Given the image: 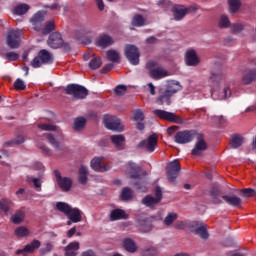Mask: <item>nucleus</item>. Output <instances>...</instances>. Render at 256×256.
<instances>
[{
	"label": "nucleus",
	"mask_w": 256,
	"mask_h": 256,
	"mask_svg": "<svg viewBox=\"0 0 256 256\" xmlns=\"http://www.w3.org/2000/svg\"><path fill=\"white\" fill-rule=\"evenodd\" d=\"M31 9V6H29L28 4H18L14 7L13 9V14L14 15H25V13H27V11H29Z\"/></svg>",
	"instance_id": "obj_37"
},
{
	"label": "nucleus",
	"mask_w": 256,
	"mask_h": 256,
	"mask_svg": "<svg viewBox=\"0 0 256 256\" xmlns=\"http://www.w3.org/2000/svg\"><path fill=\"white\" fill-rule=\"evenodd\" d=\"M110 141L116 147V149H125V136L119 135H111Z\"/></svg>",
	"instance_id": "obj_29"
},
{
	"label": "nucleus",
	"mask_w": 256,
	"mask_h": 256,
	"mask_svg": "<svg viewBox=\"0 0 256 256\" xmlns=\"http://www.w3.org/2000/svg\"><path fill=\"white\" fill-rule=\"evenodd\" d=\"M140 171L141 167H139L135 162L128 163L127 173L130 175L131 179H139Z\"/></svg>",
	"instance_id": "obj_27"
},
{
	"label": "nucleus",
	"mask_w": 256,
	"mask_h": 256,
	"mask_svg": "<svg viewBox=\"0 0 256 256\" xmlns=\"http://www.w3.org/2000/svg\"><path fill=\"white\" fill-rule=\"evenodd\" d=\"M149 73H150V77L156 80L163 79V77L169 76V72L163 69L162 67L151 68Z\"/></svg>",
	"instance_id": "obj_26"
},
{
	"label": "nucleus",
	"mask_w": 256,
	"mask_h": 256,
	"mask_svg": "<svg viewBox=\"0 0 256 256\" xmlns=\"http://www.w3.org/2000/svg\"><path fill=\"white\" fill-rule=\"evenodd\" d=\"M184 61L187 67H197L201 63V58H199L196 49L189 48L185 52Z\"/></svg>",
	"instance_id": "obj_10"
},
{
	"label": "nucleus",
	"mask_w": 256,
	"mask_h": 256,
	"mask_svg": "<svg viewBox=\"0 0 256 256\" xmlns=\"http://www.w3.org/2000/svg\"><path fill=\"white\" fill-rule=\"evenodd\" d=\"M79 242H72L65 248V256H77Z\"/></svg>",
	"instance_id": "obj_33"
},
{
	"label": "nucleus",
	"mask_w": 256,
	"mask_h": 256,
	"mask_svg": "<svg viewBox=\"0 0 256 256\" xmlns=\"http://www.w3.org/2000/svg\"><path fill=\"white\" fill-rule=\"evenodd\" d=\"M225 202L233 208H241L243 206V200H241L237 195H226Z\"/></svg>",
	"instance_id": "obj_28"
},
{
	"label": "nucleus",
	"mask_w": 256,
	"mask_h": 256,
	"mask_svg": "<svg viewBox=\"0 0 256 256\" xmlns=\"http://www.w3.org/2000/svg\"><path fill=\"white\" fill-rule=\"evenodd\" d=\"M210 195L212 197L213 203L216 205H219V203H222L223 199H225V196L221 194V188L219 187V184H213Z\"/></svg>",
	"instance_id": "obj_23"
},
{
	"label": "nucleus",
	"mask_w": 256,
	"mask_h": 256,
	"mask_svg": "<svg viewBox=\"0 0 256 256\" xmlns=\"http://www.w3.org/2000/svg\"><path fill=\"white\" fill-rule=\"evenodd\" d=\"M41 247V242L39 240H33L30 244L26 245L24 249H19L16 251V255L27 256L29 253H33L35 249H39Z\"/></svg>",
	"instance_id": "obj_20"
},
{
	"label": "nucleus",
	"mask_w": 256,
	"mask_h": 256,
	"mask_svg": "<svg viewBox=\"0 0 256 256\" xmlns=\"http://www.w3.org/2000/svg\"><path fill=\"white\" fill-rule=\"evenodd\" d=\"M40 150L42 153H44V155H51V149L45 145L40 146Z\"/></svg>",
	"instance_id": "obj_64"
},
{
	"label": "nucleus",
	"mask_w": 256,
	"mask_h": 256,
	"mask_svg": "<svg viewBox=\"0 0 256 256\" xmlns=\"http://www.w3.org/2000/svg\"><path fill=\"white\" fill-rule=\"evenodd\" d=\"M197 135V131L195 130H184L177 132L175 135V143H178V145H185L187 143H191L193 139H195Z\"/></svg>",
	"instance_id": "obj_7"
},
{
	"label": "nucleus",
	"mask_w": 256,
	"mask_h": 256,
	"mask_svg": "<svg viewBox=\"0 0 256 256\" xmlns=\"http://www.w3.org/2000/svg\"><path fill=\"white\" fill-rule=\"evenodd\" d=\"M211 119H213V121L217 123V125H223V121H224L223 116H213L211 117Z\"/></svg>",
	"instance_id": "obj_62"
},
{
	"label": "nucleus",
	"mask_w": 256,
	"mask_h": 256,
	"mask_svg": "<svg viewBox=\"0 0 256 256\" xmlns=\"http://www.w3.org/2000/svg\"><path fill=\"white\" fill-rule=\"evenodd\" d=\"M87 120L83 117L76 118L74 121V130L81 131L85 127Z\"/></svg>",
	"instance_id": "obj_45"
},
{
	"label": "nucleus",
	"mask_w": 256,
	"mask_h": 256,
	"mask_svg": "<svg viewBox=\"0 0 256 256\" xmlns=\"http://www.w3.org/2000/svg\"><path fill=\"white\" fill-rule=\"evenodd\" d=\"M240 195L244 198H253L256 196V191L253 188H245L240 190Z\"/></svg>",
	"instance_id": "obj_47"
},
{
	"label": "nucleus",
	"mask_w": 256,
	"mask_h": 256,
	"mask_svg": "<svg viewBox=\"0 0 256 256\" xmlns=\"http://www.w3.org/2000/svg\"><path fill=\"white\" fill-rule=\"evenodd\" d=\"M121 219H129V215L122 209H114L110 213V221H119Z\"/></svg>",
	"instance_id": "obj_30"
},
{
	"label": "nucleus",
	"mask_w": 256,
	"mask_h": 256,
	"mask_svg": "<svg viewBox=\"0 0 256 256\" xmlns=\"http://www.w3.org/2000/svg\"><path fill=\"white\" fill-rule=\"evenodd\" d=\"M123 246L128 253H135V251H137V244L130 238L124 239Z\"/></svg>",
	"instance_id": "obj_36"
},
{
	"label": "nucleus",
	"mask_w": 256,
	"mask_h": 256,
	"mask_svg": "<svg viewBox=\"0 0 256 256\" xmlns=\"http://www.w3.org/2000/svg\"><path fill=\"white\" fill-rule=\"evenodd\" d=\"M177 91H181V84L177 81H171L168 83L166 89L161 88L159 90V94L155 102L157 105H171V98L175 93H177Z\"/></svg>",
	"instance_id": "obj_1"
},
{
	"label": "nucleus",
	"mask_w": 256,
	"mask_h": 256,
	"mask_svg": "<svg viewBox=\"0 0 256 256\" xmlns=\"http://www.w3.org/2000/svg\"><path fill=\"white\" fill-rule=\"evenodd\" d=\"M53 54L45 49L38 52L37 56L31 61V67L39 69L42 65H51L53 63Z\"/></svg>",
	"instance_id": "obj_2"
},
{
	"label": "nucleus",
	"mask_w": 256,
	"mask_h": 256,
	"mask_svg": "<svg viewBox=\"0 0 256 256\" xmlns=\"http://www.w3.org/2000/svg\"><path fill=\"white\" fill-rule=\"evenodd\" d=\"M126 91H127V86L125 85H118L115 88V93L116 95H119V96L125 95Z\"/></svg>",
	"instance_id": "obj_57"
},
{
	"label": "nucleus",
	"mask_w": 256,
	"mask_h": 256,
	"mask_svg": "<svg viewBox=\"0 0 256 256\" xmlns=\"http://www.w3.org/2000/svg\"><path fill=\"white\" fill-rule=\"evenodd\" d=\"M107 57L109 61H112V63H117V61H119V52L116 50H108Z\"/></svg>",
	"instance_id": "obj_50"
},
{
	"label": "nucleus",
	"mask_w": 256,
	"mask_h": 256,
	"mask_svg": "<svg viewBox=\"0 0 256 256\" xmlns=\"http://www.w3.org/2000/svg\"><path fill=\"white\" fill-rule=\"evenodd\" d=\"M56 209L58 211H60L61 213H64V215H66V217H67V215L71 212L73 207H71V205H69L65 202H57Z\"/></svg>",
	"instance_id": "obj_41"
},
{
	"label": "nucleus",
	"mask_w": 256,
	"mask_h": 256,
	"mask_svg": "<svg viewBox=\"0 0 256 256\" xmlns=\"http://www.w3.org/2000/svg\"><path fill=\"white\" fill-rule=\"evenodd\" d=\"M159 141V137L157 134L150 135L146 140H142L138 147H141L142 149H145V151H148V153H153L157 147V143Z\"/></svg>",
	"instance_id": "obj_12"
},
{
	"label": "nucleus",
	"mask_w": 256,
	"mask_h": 256,
	"mask_svg": "<svg viewBox=\"0 0 256 256\" xmlns=\"http://www.w3.org/2000/svg\"><path fill=\"white\" fill-rule=\"evenodd\" d=\"M179 171H181V164L179 160L170 162L166 168L167 179L170 183H175L177 177H179Z\"/></svg>",
	"instance_id": "obj_8"
},
{
	"label": "nucleus",
	"mask_w": 256,
	"mask_h": 256,
	"mask_svg": "<svg viewBox=\"0 0 256 256\" xmlns=\"http://www.w3.org/2000/svg\"><path fill=\"white\" fill-rule=\"evenodd\" d=\"M143 205H146V207H155L159 202V199L153 197V196H146L142 200Z\"/></svg>",
	"instance_id": "obj_42"
},
{
	"label": "nucleus",
	"mask_w": 256,
	"mask_h": 256,
	"mask_svg": "<svg viewBox=\"0 0 256 256\" xmlns=\"http://www.w3.org/2000/svg\"><path fill=\"white\" fill-rule=\"evenodd\" d=\"M121 198L123 201H129L133 199V190H131L129 187L124 188L121 193Z\"/></svg>",
	"instance_id": "obj_48"
},
{
	"label": "nucleus",
	"mask_w": 256,
	"mask_h": 256,
	"mask_svg": "<svg viewBox=\"0 0 256 256\" xmlns=\"http://www.w3.org/2000/svg\"><path fill=\"white\" fill-rule=\"evenodd\" d=\"M26 87L27 85H25V82L21 78L16 79L14 82V88L16 91H25Z\"/></svg>",
	"instance_id": "obj_52"
},
{
	"label": "nucleus",
	"mask_w": 256,
	"mask_h": 256,
	"mask_svg": "<svg viewBox=\"0 0 256 256\" xmlns=\"http://www.w3.org/2000/svg\"><path fill=\"white\" fill-rule=\"evenodd\" d=\"M54 175L56 177V181L60 189H62V191H70L73 185V181L71 180V178L62 177L59 170H55Z\"/></svg>",
	"instance_id": "obj_17"
},
{
	"label": "nucleus",
	"mask_w": 256,
	"mask_h": 256,
	"mask_svg": "<svg viewBox=\"0 0 256 256\" xmlns=\"http://www.w3.org/2000/svg\"><path fill=\"white\" fill-rule=\"evenodd\" d=\"M157 254V250L153 247L151 248H147L145 251H144V255H156Z\"/></svg>",
	"instance_id": "obj_63"
},
{
	"label": "nucleus",
	"mask_w": 256,
	"mask_h": 256,
	"mask_svg": "<svg viewBox=\"0 0 256 256\" xmlns=\"http://www.w3.org/2000/svg\"><path fill=\"white\" fill-rule=\"evenodd\" d=\"M89 174V170L87 166H81L78 172V181L81 185H85L87 183V175Z\"/></svg>",
	"instance_id": "obj_39"
},
{
	"label": "nucleus",
	"mask_w": 256,
	"mask_h": 256,
	"mask_svg": "<svg viewBox=\"0 0 256 256\" xmlns=\"http://www.w3.org/2000/svg\"><path fill=\"white\" fill-rule=\"evenodd\" d=\"M54 30H55V22L49 21L47 22L45 27L42 29V33L43 35H49V33H51V31H54Z\"/></svg>",
	"instance_id": "obj_51"
},
{
	"label": "nucleus",
	"mask_w": 256,
	"mask_h": 256,
	"mask_svg": "<svg viewBox=\"0 0 256 256\" xmlns=\"http://www.w3.org/2000/svg\"><path fill=\"white\" fill-rule=\"evenodd\" d=\"M153 115L158 117V119H163L164 121H170V123H177L178 125H183L184 121L183 118L178 116L173 112H167L165 110L156 109L153 110Z\"/></svg>",
	"instance_id": "obj_5"
},
{
	"label": "nucleus",
	"mask_w": 256,
	"mask_h": 256,
	"mask_svg": "<svg viewBox=\"0 0 256 256\" xmlns=\"http://www.w3.org/2000/svg\"><path fill=\"white\" fill-rule=\"evenodd\" d=\"M131 24L133 27H143V25H145V18L137 14L132 18Z\"/></svg>",
	"instance_id": "obj_44"
},
{
	"label": "nucleus",
	"mask_w": 256,
	"mask_h": 256,
	"mask_svg": "<svg viewBox=\"0 0 256 256\" xmlns=\"http://www.w3.org/2000/svg\"><path fill=\"white\" fill-rule=\"evenodd\" d=\"M177 219H179V214L176 212H169L164 218L163 224L166 225V227H171V225L175 223Z\"/></svg>",
	"instance_id": "obj_35"
},
{
	"label": "nucleus",
	"mask_w": 256,
	"mask_h": 256,
	"mask_svg": "<svg viewBox=\"0 0 256 256\" xmlns=\"http://www.w3.org/2000/svg\"><path fill=\"white\" fill-rule=\"evenodd\" d=\"M46 139L48 140V143H50V145H52V147L56 149V151H61V149H63V145L61 144V141H59L57 139V136H55L54 134L52 133L46 134Z\"/></svg>",
	"instance_id": "obj_31"
},
{
	"label": "nucleus",
	"mask_w": 256,
	"mask_h": 256,
	"mask_svg": "<svg viewBox=\"0 0 256 256\" xmlns=\"http://www.w3.org/2000/svg\"><path fill=\"white\" fill-rule=\"evenodd\" d=\"M113 38L107 34H102L96 39L97 47H102V49H106V47H110L113 45Z\"/></svg>",
	"instance_id": "obj_24"
},
{
	"label": "nucleus",
	"mask_w": 256,
	"mask_h": 256,
	"mask_svg": "<svg viewBox=\"0 0 256 256\" xmlns=\"http://www.w3.org/2000/svg\"><path fill=\"white\" fill-rule=\"evenodd\" d=\"M155 195L156 199H159V202L161 203V199H163V192L161 191V187H156L155 189Z\"/></svg>",
	"instance_id": "obj_61"
},
{
	"label": "nucleus",
	"mask_w": 256,
	"mask_h": 256,
	"mask_svg": "<svg viewBox=\"0 0 256 256\" xmlns=\"http://www.w3.org/2000/svg\"><path fill=\"white\" fill-rule=\"evenodd\" d=\"M6 41L10 49H18L19 43L21 41V31L19 30L8 31Z\"/></svg>",
	"instance_id": "obj_15"
},
{
	"label": "nucleus",
	"mask_w": 256,
	"mask_h": 256,
	"mask_svg": "<svg viewBox=\"0 0 256 256\" xmlns=\"http://www.w3.org/2000/svg\"><path fill=\"white\" fill-rule=\"evenodd\" d=\"M187 227L191 233L198 235L201 239H209L207 225L201 221H192L187 223Z\"/></svg>",
	"instance_id": "obj_4"
},
{
	"label": "nucleus",
	"mask_w": 256,
	"mask_h": 256,
	"mask_svg": "<svg viewBox=\"0 0 256 256\" xmlns=\"http://www.w3.org/2000/svg\"><path fill=\"white\" fill-rule=\"evenodd\" d=\"M209 81L214 87L221 85L223 81V67L219 66V64H215L210 72Z\"/></svg>",
	"instance_id": "obj_14"
},
{
	"label": "nucleus",
	"mask_w": 256,
	"mask_h": 256,
	"mask_svg": "<svg viewBox=\"0 0 256 256\" xmlns=\"http://www.w3.org/2000/svg\"><path fill=\"white\" fill-rule=\"evenodd\" d=\"M244 141H245V137H243V135L237 134V133L232 134L229 142L230 148L239 149L241 148V145H243Z\"/></svg>",
	"instance_id": "obj_25"
},
{
	"label": "nucleus",
	"mask_w": 256,
	"mask_h": 256,
	"mask_svg": "<svg viewBox=\"0 0 256 256\" xmlns=\"http://www.w3.org/2000/svg\"><path fill=\"white\" fill-rule=\"evenodd\" d=\"M125 56L131 65H139V49L135 45H126Z\"/></svg>",
	"instance_id": "obj_13"
},
{
	"label": "nucleus",
	"mask_w": 256,
	"mask_h": 256,
	"mask_svg": "<svg viewBox=\"0 0 256 256\" xmlns=\"http://www.w3.org/2000/svg\"><path fill=\"white\" fill-rule=\"evenodd\" d=\"M218 29H225V14H222L217 20Z\"/></svg>",
	"instance_id": "obj_58"
},
{
	"label": "nucleus",
	"mask_w": 256,
	"mask_h": 256,
	"mask_svg": "<svg viewBox=\"0 0 256 256\" xmlns=\"http://www.w3.org/2000/svg\"><path fill=\"white\" fill-rule=\"evenodd\" d=\"M14 235L16 237H27L29 235V229L25 226H19L15 229Z\"/></svg>",
	"instance_id": "obj_46"
},
{
	"label": "nucleus",
	"mask_w": 256,
	"mask_h": 256,
	"mask_svg": "<svg viewBox=\"0 0 256 256\" xmlns=\"http://www.w3.org/2000/svg\"><path fill=\"white\" fill-rule=\"evenodd\" d=\"M90 165L94 171L105 173L111 169V164L103 162V157H95L91 160Z\"/></svg>",
	"instance_id": "obj_16"
},
{
	"label": "nucleus",
	"mask_w": 256,
	"mask_h": 256,
	"mask_svg": "<svg viewBox=\"0 0 256 256\" xmlns=\"http://www.w3.org/2000/svg\"><path fill=\"white\" fill-rule=\"evenodd\" d=\"M104 125L105 127H107L108 129H110V131H123L124 126L121 123V119L115 117V116H105L104 117Z\"/></svg>",
	"instance_id": "obj_11"
},
{
	"label": "nucleus",
	"mask_w": 256,
	"mask_h": 256,
	"mask_svg": "<svg viewBox=\"0 0 256 256\" xmlns=\"http://www.w3.org/2000/svg\"><path fill=\"white\" fill-rule=\"evenodd\" d=\"M225 27H230L231 28V32L234 34L240 33L241 31H243V24H232L231 25V21L229 20V18L226 16L225 17Z\"/></svg>",
	"instance_id": "obj_38"
},
{
	"label": "nucleus",
	"mask_w": 256,
	"mask_h": 256,
	"mask_svg": "<svg viewBox=\"0 0 256 256\" xmlns=\"http://www.w3.org/2000/svg\"><path fill=\"white\" fill-rule=\"evenodd\" d=\"M38 129H41L42 131H57V126L47 124V123H42V124H38Z\"/></svg>",
	"instance_id": "obj_53"
},
{
	"label": "nucleus",
	"mask_w": 256,
	"mask_h": 256,
	"mask_svg": "<svg viewBox=\"0 0 256 256\" xmlns=\"http://www.w3.org/2000/svg\"><path fill=\"white\" fill-rule=\"evenodd\" d=\"M197 6H183V5H174L172 8V13L175 21H181L185 19L186 15L189 13H195Z\"/></svg>",
	"instance_id": "obj_6"
},
{
	"label": "nucleus",
	"mask_w": 256,
	"mask_h": 256,
	"mask_svg": "<svg viewBox=\"0 0 256 256\" xmlns=\"http://www.w3.org/2000/svg\"><path fill=\"white\" fill-rule=\"evenodd\" d=\"M101 65H103V61H101L99 56H94L89 62V67L92 70L99 69Z\"/></svg>",
	"instance_id": "obj_43"
},
{
	"label": "nucleus",
	"mask_w": 256,
	"mask_h": 256,
	"mask_svg": "<svg viewBox=\"0 0 256 256\" xmlns=\"http://www.w3.org/2000/svg\"><path fill=\"white\" fill-rule=\"evenodd\" d=\"M241 80L243 85H251L256 81V70L254 68H246L242 71Z\"/></svg>",
	"instance_id": "obj_18"
},
{
	"label": "nucleus",
	"mask_w": 256,
	"mask_h": 256,
	"mask_svg": "<svg viewBox=\"0 0 256 256\" xmlns=\"http://www.w3.org/2000/svg\"><path fill=\"white\" fill-rule=\"evenodd\" d=\"M133 115H134L133 116L134 121L139 122V121H143L145 119V114H143V111H141V110H135L133 112Z\"/></svg>",
	"instance_id": "obj_55"
},
{
	"label": "nucleus",
	"mask_w": 256,
	"mask_h": 256,
	"mask_svg": "<svg viewBox=\"0 0 256 256\" xmlns=\"http://www.w3.org/2000/svg\"><path fill=\"white\" fill-rule=\"evenodd\" d=\"M4 59L7 61H17V59H19V54L15 52H8L5 54Z\"/></svg>",
	"instance_id": "obj_56"
},
{
	"label": "nucleus",
	"mask_w": 256,
	"mask_h": 256,
	"mask_svg": "<svg viewBox=\"0 0 256 256\" xmlns=\"http://www.w3.org/2000/svg\"><path fill=\"white\" fill-rule=\"evenodd\" d=\"M195 139L196 143L191 153L194 157H200V155H203V153H205V150L207 149V142H205V138L201 133H197Z\"/></svg>",
	"instance_id": "obj_9"
},
{
	"label": "nucleus",
	"mask_w": 256,
	"mask_h": 256,
	"mask_svg": "<svg viewBox=\"0 0 256 256\" xmlns=\"http://www.w3.org/2000/svg\"><path fill=\"white\" fill-rule=\"evenodd\" d=\"M14 225H20L25 221V212L23 210H17L10 218Z\"/></svg>",
	"instance_id": "obj_32"
},
{
	"label": "nucleus",
	"mask_w": 256,
	"mask_h": 256,
	"mask_svg": "<svg viewBox=\"0 0 256 256\" xmlns=\"http://www.w3.org/2000/svg\"><path fill=\"white\" fill-rule=\"evenodd\" d=\"M30 181L33 182V185L38 191H41V177L40 178H30Z\"/></svg>",
	"instance_id": "obj_59"
},
{
	"label": "nucleus",
	"mask_w": 256,
	"mask_h": 256,
	"mask_svg": "<svg viewBox=\"0 0 256 256\" xmlns=\"http://www.w3.org/2000/svg\"><path fill=\"white\" fill-rule=\"evenodd\" d=\"M43 21H45V16L41 11L34 14L30 19L35 31H41V29H43Z\"/></svg>",
	"instance_id": "obj_22"
},
{
	"label": "nucleus",
	"mask_w": 256,
	"mask_h": 256,
	"mask_svg": "<svg viewBox=\"0 0 256 256\" xmlns=\"http://www.w3.org/2000/svg\"><path fill=\"white\" fill-rule=\"evenodd\" d=\"M41 251H42V255H46V253H51V251H53V244L47 243L45 248L42 249Z\"/></svg>",
	"instance_id": "obj_60"
},
{
	"label": "nucleus",
	"mask_w": 256,
	"mask_h": 256,
	"mask_svg": "<svg viewBox=\"0 0 256 256\" xmlns=\"http://www.w3.org/2000/svg\"><path fill=\"white\" fill-rule=\"evenodd\" d=\"M68 218L67 225H73V223H80L82 221L83 216H81V210L78 208H72L70 212H68V215L66 216Z\"/></svg>",
	"instance_id": "obj_21"
},
{
	"label": "nucleus",
	"mask_w": 256,
	"mask_h": 256,
	"mask_svg": "<svg viewBox=\"0 0 256 256\" xmlns=\"http://www.w3.org/2000/svg\"><path fill=\"white\" fill-rule=\"evenodd\" d=\"M12 207L13 201H11V199L0 200V213H5L7 215Z\"/></svg>",
	"instance_id": "obj_34"
},
{
	"label": "nucleus",
	"mask_w": 256,
	"mask_h": 256,
	"mask_svg": "<svg viewBox=\"0 0 256 256\" xmlns=\"http://www.w3.org/2000/svg\"><path fill=\"white\" fill-rule=\"evenodd\" d=\"M47 43L51 49H59L63 47V37L59 32H54L49 36Z\"/></svg>",
	"instance_id": "obj_19"
},
{
	"label": "nucleus",
	"mask_w": 256,
	"mask_h": 256,
	"mask_svg": "<svg viewBox=\"0 0 256 256\" xmlns=\"http://www.w3.org/2000/svg\"><path fill=\"white\" fill-rule=\"evenodd\" d=\"M65 92L67 95H71L73 99H86L89 95V90L78 84H69L66 86Z\"/></svg>",
	"instance_id": "obj_3"
},
{
	"label": "nucleus",
	"mask_w": 256,
	"mask_h": 256,
	"mask_svg": "<svg viewBox=\"0 0 256 256\" xmlns=\"http://www.w3.org/2000/svg\"><path fill=\"white\" fill-rule=\"evenodd\" d=\"M22 143H25V135L19 134L13 140L8 141L7 145H22Z\"/></svg>",
	"instance_id": "obj_49"
},
{
	"label": "nucleus",
	"mask_w": 256,
	"mask_h": 256,
	"mask_svg": "<svg viewBox=\"0 0 256 256\" xmlns=\"http://www.w3.org/2000/svg\"><path fill=\"white\" fill-rule=\"evenodd\" d=\"M139 226L141 231H143V233H147L151 229V223H149V221L147 220L140 221Z\"/></svg>",
	"instance_id": "obj_54"
},
{
	"label": "nucleus",
	"mask_w": 256,
	"mask_h": 256,
	"mask_svg": "<svg viewBox=\"0 0 256 256\" xmlns=\"http://www.w3.org/2000/svg\"><path fill=\"white\" fill-rule=\"evenodd\" d=\"M228 6H229V12L230 13H237L240 9L241 6L243 5L241 3V0H228Z\"/></svg>",
	"instance_id": "obj_40"
}]
</instances>
